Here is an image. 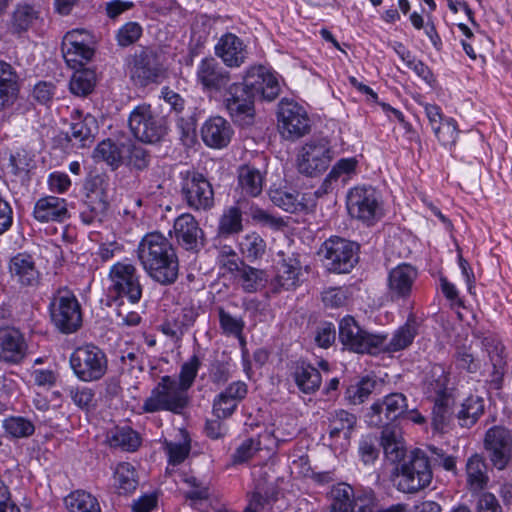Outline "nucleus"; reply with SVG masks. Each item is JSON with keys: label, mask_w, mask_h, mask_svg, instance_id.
<instances>
[{"label": "nucleus", "mask_w": 512, "mask_h": 512, "mask_svg": "<svg viewBox=\"0 0 512 512\" xmlns=\"http://www.w3.org/2000/svg\"><path fill=\"white\" fill-rule=\"evenodd\" d=\"M484 449L497 470H505L512 462V432L504 426L489 428L484 436Z\"/></svg>", "instance_id": "obj_14"}, {"label": "nucleus", "mask_w": 512, "mask_h": 512, "mask_svg": "<svg viewBox=\"0 0 512 512\" xmlns=\"http://www.w3.org/2000/svg\"><path fill=\"white\" fill-rule=\"evenodd\" d=\"M32 215L40 223L64 222L69 218L67 201L52 195L41 197L35 202Z\"/></svg>", "instance_id": "obj_26"}, {"label": "nucleus", "mask_w": 512, "mask_h": 512, "mask_svg": "<svg viewBox=\"0 0 512 512\" xmlns=\"http://www.w3.org/2000/svg\"><path fill=\"white\" fill-rule=\"evenodd\" d=\"M239 248L244 257L249 261H254L262 258L265 254L266 242L258 233L251 232L241 238Z\"/></svg>", "instance_id": "obj_53"}, {"label": "nucleus", "mask_w": 512, "mask_h": 512, "mask_svg": "<svg viewBox=\"0 0 512 512\" xmlns=\"http://www.w3.org/2000/svg\"><path fill=\"white\" fill-rule=\"evenodd\" d=\"M112 447L121 448L124 451L134 452L141 444L139 434L130 427L116 428L109 438Z\"/></svg>", "instance_id": "obj_52"}, {"label": "nucleus", "mask_w": 512, "mask_h": 512, "mask_svg": "<svg viewBox=\"0 0 512 512\" xmlns=\"http://www.w3.org/2000/svg\"><path fill=\"white\" fill-rule=\"evenodd\" d=\"M129 145L117 144L110 139L101 141L93 151L96 161L106 162L112 169H117L126 159Z\"/></svg>", "instance_id": "obj_38"}, {"label": "nucleus", "mask_w": 512, "mask_h": 512, "mask_svg": "<svg viewBox=\"0 0 512 512\" xmlns=\"http://www.w3.org/2000/svg\"><path fill=\"white\" fill-rule=\"evenodd\" d=\"M5 434L11 439H22L32 436L35 424L24 416H8L2 421Z\"/></svg>", "instance_id": "obj_44"}, {"label": "nucleus", "mask_w": 512, "mask_h": 512, "mask_svg": "<svg viewBox=\"0 0 512 512\" xmlns=\"http://www.w3.org/2000/svg\"><path fill=\"white\" fill-rule=\"evenodd\" d=\"M17 78L13 67L5 61H0V110L10 107L16 100Z\"/></svg>", "instance_id": "obj_37"}, {"label": "nucleus", "mask_w": 512, "mask_h": 512, "mask_svg": "<svg viewBox=\"0 0 512 512\" xmlns=\"http://www.w3.org/2000/svg\"><path fill=\"white\" fill-rule=\"evenodd\" d=\"M439 143L449 149L455 147L460 130L457 121L452 117H446L437 126L432 128Z\"/></svg>", "instance_id": "obj_51"}, {"label": "nucleus", "mask_w": 512, "mask_h": 512, "mask_svg": "<svg viewBox=\"0 0 512 512\" xmlns=\"http://www.w3.org/2000/svg\"><path fill=\"white\" fill-rule=\"evenodd\" d=\"M75 70L70 80V91L77 96H85L94 88L95 74L91 70Z\"/></svg>", "instance_id": "obj_57"}, {"label": "nucleus", "mask_w": 512, "mask_h": 512, "mask_svg": "<svg viewBox=\"0 0 512 512\" xmlns=\"http://www.w3.org/2000/svg\"><path fill=\"white\" fill-rule=\"evenodd\" d=\"M357 417L353 413L340 409L329 417V438L331 445L346 449L350 443L352 431L355 429Z\"/></svg>", "instance_id": "obj_25"}, {"label": "nucleus", "mask_w": 512, "mask_h": 512, "mask_svg": "<svg viewBox=\"0 0 512 512\" xmlns=\"http://www.w3.org/2000/svg\"><path fill=\"white\" fill-rule=\"evenodd\" d=\"M243 82L249 88L254 98L259 97L272 101L280 93V84L277 76L268 68L259 65L252 66L245 72Z\"/></svg>", "instance_id": "obj_19"}, {"label": "nucleus", "mask_w": 512, "mask_h": 512, "mask_svg": "<svg viewBox=\"0 0 512 512\" xmlns=\"http://www.w3.org/2000/svg\"><path fill=\"white\" fill-rule=\"evenodd\" d=\"M142 34V25L136 21H129L116 31L115 40L119 47H128L136 43Z\"/></svg>", "instance_id": "obj_59"}, {"label": "nucleus", "mask_w": 512, "mask_h": 512, "mask_svg": "<svg viewBox=\"0 0 512 512\" xmlns=\"http://www.w3.org/2000/svg\"><path fill=\"white\" fill-rule=\"evenodd\" d=\"M9 270L13 280L22 287H37L41 281V273L34 258L27 253H18L12 257Z\"/></svg>", "instance_id": "obj_27"}, {"label": "nucleus", "mask_w": 512, "mask_h": 512, "mask_svg": "<svg viewBox=\"0 0 512 512\" xmlns=\"http://www.w3.org/2000/svg\"><path fill=\"white\" fill-rule=\"evenodd\" d=\"M449 373L442 365H434L425 381V393L433 401L453 399V388L449 386Z\"/></svg>", "instance_id": "obj_33"}, {"label": "nucleus", "mask_w": 512, "mask_h": 512, "mask_svg": "<svg viewBox=\"0 0 512 512\" xmlns=\"http://www.w3.org/2000/svg\"><path fill=\"white\" fill-rule=\"evenodd\" d=\"M300 270V262L296 257L292 255L287 258H283L278 264L277 274L272 282L274 291H278L280 289L290 290L295 288L299 281Z\"/></svg>", "instance_id": "obj_35"}, {"label": "nucleus", "mask_w": 512, "mask_h": 512, "mask_svg": "<svg viewBox=\"0 0 512 512\" xmlns=\"http://www.w3.org/2000/svg\"><path fill=\"white\" fill-rule=\"evenodd\" d=\"M219 96L222 97L225 109L236 124L248 126L253 123L255 98L244 82L230 83Z\"/></svg>", "instance_id": "obj_10"}, {"label": "nucleus", "mask_w": 512, "mask_h": 512, "mask_svg": "<svg viewBox=\"0 0 512 512\" xmlns=\"http://www.w3.org/2000/svg\"><path fill=\"white\" fill-rule=\"evenodd\" d=\"M432 480L428 457L423 452H415L409 461L403 463L397 475V489L404 493H415L427 487Z\"/></svg>", "instance_id": "obj_11"}, {"label": "nucleus", "mask_w": 512, "mask_h": 512, "mask_svg": "<svg viewBox=\"0 0 512 512\" xmlns=\"http://www.w3.org/2000/svg\"><path fill=\"white\" fill-rule=\"evenodd\" d=\"M137 257L147 275L162 285L178 278L179 263L169 240L159 232L147 233L139 242Z\"/></svg>", "instance_id": "obj_1"}, {"label": "nucleus", "mask_w": 512, "mask_h": 512, "mask_svg": "<svg viewBox=\"0 0 512 512\" xmlns=\"http://www.w3.org/2000/svg\"><path fill=\"white\" fill-rule=\"evenodd\" d=\"M173 236L186 250L197 251L203 245V231L190 213H183L175 219Z\"/></svg>", "instance_id": "obj_23"}, {"label": "nucleus", "mask_w": 512, "mask_h": 512, "mask_svg": "<svg viewBox=\"0 0 512 512\" xmlns=\"http://www.w3.org/2000/svg\"><path fill=\"white\" fill-rule=\"evenodd\" d=\"M65 505L69 512H101L98 500L82 490L71 492L65 498Z\"/></svg>", "instance_id": "obj_46"}, {"label": "nucleus", "mask_w": 512, "mask_h": 512, "mask_svg": "<svg viewBox=\"0 0 512 512\" xmlns=\"http://www.w3.org/2000/svg\"><path fill=\"white\" fill-rule=\"evenodd\" d=\"M196 81L211 97H217L231 83L230 73L215 58H203L196 68Z\"/></svg>", "instance_id": "obj_16"}, {"label": "nucleus", "mask_w": 512, "mask_h": 512, "mask_svg": "<svg viewBox=\"0 0 512 512\" xmlns=\"http://www.w3.org/2000/svg\"><path fill=\"white\" fill-rule=\"evenodd\" d=\"M376 381L371 377L361 378L355 385L346 390V398L354 405L365 402L375 389Z\"/></svg>", "instance_id": "obj_55"}, {"label": "nucleus", "mask_w": 512, "mask_h": 512, "mask_svg": "<svg viewBox=\"0 0 512 512\" xmlns=\"http://www.w3.org/2000/svg\"><path fill=\"white\" fill-rule=\"evenodd\" d=\"M162 74L163 68L154 50L146 48L134 55L129 75L135 85L146 87L156 83Z\"/></svg>", "instance_id": "obj_17"}, {"label": "nucleus", "mask_w": 512, "mask_h": 512, "mask_svg": "<svg viewBox=\"0 0 512 512\" xmlns=\"http://www.w3.org/2000/svg\"><path fill=\"white\" fill-rule=\"evenodd\" d=\"M248 386L243 381L230 383L213 400L212 412L218 419H227L236 411L240 402L246 397Z\"/></svg>", "instance_id": "obj_22"}, {"label": "nucleus", "mask_w": 512, "mask_h": 512, "mask_svg": "<svg viewBox=\"0 0 512 512\" xmlns=\"http://www.w3.org/2000/svg\"><path fill=\"white\" fill-rule=\"evenodd\" d=\"M484 412V400L479 396H469L461 405L457 418L462 427H471Z\"/></svg>", "instance_id": "obj_45"}, {"label": "nucleus", "mask_w": 512, "mask_h": 512, "mask_svg": "<svg viewBox=\"0 0 512 512\" xmlns=\"http://www.w3.org/2000/svg\"><path fill=\"white\" fill-rule=\"evenodd\" d=\"M278 127L283 137L299 138L309 132L310 119L301 105L291 100H282L279 105Z\"/></svg>", "instance_id": "obj_15"}, {"label": "nucleus", "mask_w": 512, "mask_h": 512, "mask_svg": "<svg viewBox=\"0 0 512 512\" xmlns=\"http://www.w3.org/2000/svg\"><path fill=\"white\" fill-rule=\"evenodd\" d=\"M330 497L332 499L330 508H334L341 512H348L349 508L356 500L353 488L346 483L333 485L330 490Z\"/></svg>", "instance_id": "obj_54"}, {"label": "nucleus", "mask_w": 512, "mask_h": 512, "mask_svg": "<svg viewBox=\"0 0 512 512\" xmlns=\"http://www.w3.org/2000/svg\"><path fill=\"white\" fill-rule=\"evenodd\" d=\"M217 262L222 270L231 274H239L241 268L245 265L230 246H223L219 250Z\"/></svg>", "instance_id": "obj_60"}, {"label": "nucleus", "mask_w": 512, "mask_h": 512, "mask_svg": "<svg viewBox=\"0 0 512 512\" xmlns=\"http://www.w3.org/2000/svg\"><path fill=\"white\" fill-rule=\"evenodd\" d=\"M49 309L53 324L62 333L71 334L81 327L80 304L70 290L66 288L59 289L53 296Z\"/></svg>", "instance_id": "obj_6"}, {"label": "nucleus", "mask_w": 512, "mask_h": 512, "mask_svg": "<svg viewBox=\"0 0 512 512\" xmlns=\"http://www.w3.org/2000/svg\"><path fill=\"white\" fill-rule=\"evenodd\" d=\"M489 481L487 465L483 457L477 453L470 456L466 463V482L471 491H480Z\"/></svg>", "instance_id": "obj_42"}, {"label": "nucleus", "mask_w": 512, "mask_h": 512, "mask_svg": "<svg viewBox=\"0 0 512 512\" xmlns=\"http://www.w3.org/2000/svg\"><path fill=\"white\" fill-rule=\"evenodd\" d=\"M334 156L327 140H311L302 146L298 154V170L307 176H316L327 170Z\"/></svg>", "instance_id": "obj_13"}, {"label": "nucleus", "mask_w": 512, "mask_h": 512, "mask_svg": "<svg viewBox=\"0 0 512 512\" xmlns=\"http://www.w3.org/2000/svg\"><path fill=\"white\" fill-rule=\"evenodd\" d=\"M483 346L486 349L493 371L491 373V383L494 388L500 389L505 373L506 361L503 356V345L493 337H486L483 340Z\"/></svg>", "instance_id": "obj_39"}, {"label": "nucleus", "mask_w": 512, "mask_h": 512, "mask_svg": "<svg viewBox=\"0 0 512 512\" xmlns=\"http://www.w3.org/2000/svg\"><path fill=\"white\" fill-rule=\"evenodd\" d=\"M264 173L251 165H243L238 170V187L241 193L249 197H257L264 186Z\"/></svg>", "instance_id": "obj_40"}, {"label": "nucleus", "mask_w": 512, "mask_h": 512, "mask_svg": "<svg viewBox=\"0 0 512 512\" xmlns=\"http://www.w3.org/2000/svg\"><path fill=\"white\" fill-rule=\"evenodd\" d=\"M297 434L296 419L292 415H278L266 427L263 436L272 438L273 444L278 446L281 443L291 441Z\"/></svg>", "instance_id": "obj_36"}, {"label": "nucleus", "mask_w": 512, "mask_h": 512, "mask_svg": "<svg viewBox=\"0 0 512 512\" xmlns=\"http://www.w3.org/2000/svg\"><path fill=\"white\" fill-rule=\"evenodd\" d=\"M347 211L351 218L367 227L376 225L384 216L381 193L372 186H356L347 194Z\"/></svg>", "instance_id": "obj_2"}, {"label": "nucleus", "mask_w": 512, "mask_h": 512, "mask_svg": "<svg viewBox=\"0 0 512 512\" xmlns=\"http://www.w3.org/2000/svg\"><path fill=\"white\" fill-rule=\"evenodd\" d=\"M108 292L115 299H127L137 304L142 298L143 287L137 268L128 260L114 263L108 272Z\"/></svg>", "instance_id": "obj_5"}, {"label": "nucleus", "mask_w": 512, "mask_h": 512, "mask_svg": "<svg viewBox=\"0 0 512 512\" xmlns=\"http://www.w3.org/2000/svg\"><path fill=\"white\" fill-rule=\"evenodd\" d=\"M182 481L188 486L185 497L195 509H200L209 499V487L192 475H183Z\"/></svg>", "instance_id": "obj_47"}, {"label": "nucleus", "mask_w": 512, "mask_h": 512, "mask_svg": "<svg viewBox=\"0 0 512 512\" xmlns=\"http://www.w3.org/2000/svg\"><path fill=\"white\" fill-rule=\"evenodd\" d=\"M407 398L402 393H391L382 400L372 404L367 414V422L371 426H388V421H395L407 411Z\"/></svg>", "instance_id": "obj_18"}, {"label": "nucleus", "mask_w": 512, "mask_h": 512, "mask_svg": "<svg viewBox=\"0 0 512 512\" xmlns=\"http://www.w3.org/2000/svg\"><path fill=\"white\" fill-rule=\"evenodd\" d=\"M381 446L385 457L392 463L400 462L406 454L401 429L396 425L385 426L383 428L381 433Z\"/></svg>", "instance_id": "obj_34"}, {"label": "nucleus", "mask_w": 512, "mask_h": 512, "mask_svg": "<svg viewBox=\"0 0 512 512\" xmlns=\"http://www.w3.org/2000/svg\"><path fill=\"white\" fill-rule=\"evenodd\" d=\"M70 366L78 379L92 382L105 375L108 361L105 353L99 347L87 344L72 352Z\"/></svg>", "instance_id": "obj_8"}, {"label": "nucleus", "mask_w": 512, "mask_h": 512, "mask_svg": "<svg viewBox=\"0 0 512 512\" xmlns=\"http://www.w3.org/2000/svg\"><path fill=\"white\" fill-rule=\"evenodd\" d=\"M67 391L73 403L80 409L89 410L94 407L95 393L92 388L86 386H71Z\"/></svg>", "instance_id": "obj_63"}, {"label": "nucleus", "mask_w": 512, "mask_h": 512, "mask_svg": "<svg viewBox=\"0 0 512 512\" xmlns=\"http://www.w3.org/2000/svg\"><path fill=\"white\" fill-rule=\"evenodd\" d=\"M453 401V399L434 401L432 424L435 430L443 431L447 426L451 416Z\"/></svg>", "instance_id": "obj_61"}, {"label": "nucleus", "mask_w": 512, "mask_h": 512, "mask_svg": "<svg viewBox=\"0 0 512 512\" xmlns=\"http://www.w3.org/2000/svg\"><path fill=\"white\" fill-rule=\"evenodd\" d=\"M200 366V358L196 354L192 355L182 364L176 385H179L184 392L188 393V390L194 384Z\"/></svg>", "instance_id": "obj_58"}, {"label": "nucleus", "mask_w": 512, "mask_h": 512, "mask_svg": "<svg viewBox=\"0 0 512 512\" xmlns=\"http://www.w3.org/2000/svg\"><path fill=\"white\" fill-rule=\"evenodd\" d=\"M215 54L229 68H239L248 58V49L243 40L233 33L220 37L215 45Z\"/></svg>", "instance_id": "obj_24"}, {"label": "nucleus", "mask_w": 512, "mask_h": 512, "mask_svg": "<svg viewBox=\"0 0 512 512\" xmlns=\"http://www.w3.org/2000/svg\"><path fill=\"white\" fill-rule=\"evenodd\" d=\"M242 230V213L236 206L224 211L220 218L218 232L222 236L238 233Z\"/></svg>", "instance_id": "obj_56"}, {"label": "nucleus", "mask_w": 512, "mask_h": 512, "mask_svg": "<svg viewBox=\"0 0 512 512\" xmlns=\"http://www.w3.org/2000/svg\"><path fill=\"white\" fill-rule=\"evenodd\" d=\"M40 21L41 12L36 6L27 3L18 4L12 13L11 29L15 33L26 32Z\"/></svg>", "instance_id": "obj_41"}, {"label": "nucleus", "mask_w": 512, "mask_h": 512, "mask_svg": "<svg viewBox=\"0 0 512 512\" xmlns=\"http://www.w3.org/2000/svg\"><path fill=\"white\" fill-rule=\"evenodd\" d=\"M108 180L103 175H94L84 183L85 206L96 214H104L109 206Z\"/></svg>", "instance_id": "obj_29"}, {"label": "nucleus", "mask_w": 512, "mask_h": 512, "mask_svg": "<svg viewBox=\"0 0 512 512\" xmlns=\"http://www.w3.org/2000/svg\"><path fill=\"white\" fill-rule=\"evenodd\" d=\"M113 480L119 494L133 493L139 482L135 467L128 462H120L116 465Z\"/></svg>", "instance_id": "obj_43"}, {"label": "nucleus", "mask_w": 512, "mask_h": 512, "mask_svg": "<svg viewBox=\"0 0 512 512\" xmlns=\"http://www.w3.org/2000/svg\"><path fill=\"white\" fill-rule=\"evenodd\" d=\"M233 129L229 122L221 116L210 117L201 127L203 142L211 148L226 147L233 136Z\"/></svg>", "instance_id": "obj_28"}, {"label": "nucleus", "mask_w": 512, "mask_h": 512, "mask_svg": "<svg viewBox=\"0 0 512 512\" xmlns=\"http://www.w3.org/2000/svg\"><path fill=\"white\" fill-rule=\"evenodd\" d=\"M261 449V441L257 438L244 440L232 455L233 463L240 464L251 459Z\"/></svg>", "instance_id": "obj_64"}, {"label": "nucleus", "mask_w": 512, "mask_h": 512, "mask_svg": "<svg viewBox=\"0 0 512 512\" xmlns=\"http://www.w3.org/2000/svg\"><path fill=\"white\" fill-rule=\"evenodd\" d=\"M238 279L243 290L248 293L261 290L267 283V275L263 270L248 265H243Z\"/></svg>", "instance_id": "obj_48"}, {"label": "nucleus", "mask_w": 512, "mask_h": 512, "mask_svg": "<svg viewBox=\"0 0 512 512\" xmlns=\"http://www.w3.org/2000/svg\"><path fill=\"white\" fill-rule=\"evenodd\" d=\"M181 195L187 206L193 210H209L214 205V191L203 174L187 170L181 172Z\"/></svg>", "instance_id": "obj_12"}, {"label": "nucleus", "mask_w": 512, "mask_h": 512, "mask_svg": "<svg viewBox=\"0 0 512 512\" xmlns=\"http://www.w3.org/2000/svg\"><path fill=\"white\" fill-rule=\"evenodd\" d=\"M358 160L356 157H348L339 159L332 167L324 180V185L331 186L333 182L341 179L346 182L356 174Z\"/></svg>", "instance_id": "obj_49"}, {"label": "nucleus", "mask_w": 512, "mask_h": 512, "mask_svg": "<svg viewBox=\"0 0 512 512\" xmlns=\"http://www.w3.org/2000/svg\"><path fill=\"white\" fill-rule=\"evenodd\" d=\"M289 377L294 381L300 392L312 394L321 385L322 378L319 371L306 361H297L292 364Z\"/></svg>", "instance_id": "obj_30"}, {"label": "nucleus", "mask_w": 512, "mask_h": 512, "mask_svg": "<svg viewBox=\"0 0 512 512\" xmlns=\"http://www.w3.org/2000/svg\"><path fill=\"white\" fill-rule=\"evenodd\" d=\"M359 245L356 242L330 237L320 248L326 268L334 273H349L359 259Z\"/></svg>", "instance_id": "obj_7"}, {"label": "nucleus", "mask_w": 512, "mask_h": 512, "mask_svg": "<svg viewBox=\"0 0 512 512\" xmlns=\"http://www.w3.org/2000/svg\"><path fill=\"white\" fill-rule=\"evenodd\" d=\"M93 44H85V46L75 45L70 49L62 44V53L67 65L72 69H80L88 63L93 55Z\"/></svg>", "instance_id": "obj_50"}, {"label": "nucleus", "mask_w": 512, "mask_h": 512, "mask_svg": "<svg viewBox=\"0 0 512 512\" xmlns=\"http://www.w3.org/2000/svg\"><path fill=\"white\" fill-rule=\"evenodd\" d=\"M128 126L137 140L148 144L161 141L168 132L165 117L148 103H141L133 108L128 117Z\"/></svg>", "instance_id": "obj_4"}, {"label": "nucleus", "mask_w": 512, "mask_h": 512, "mask_svg": "<svg viewBox=\"0 0 512 512\" xmlns=\"http://www.w3.org/2000/svg\"><path fill=\"white\" fill-rule=\"evenodd\" d=\"M97 129V121L94 116L91 114H86L84 116L77 114V116L73 117L70 124L69 132H67V139L73 145L85 147L93 142Z\"/></svg>", "instance_id": "obj_32"}, {"label": "nucleus", "mask_w": 512, "mask_h": 512, "mask_svg": "<svg viewBox=\"0 0 512 512\" xmlns=\"http://www.w3.org/2000/svg\"><path fill=\"white\" fill-rule=\"evenodd\" d=\"M189 395L184 392L176 379L165 375L161 377L157 385L151 390L150 395L141 406V413H156L168 411L174 414H182L189 404Z\"/></svg>", "instance_id": "obj_3"}, {"label": "nucleus", "mask_w": 512, "mask_h": 512, "mask_svg": "<svg viewBox=\"0 0 512 512\" xmlns=\"http://www.w3.org/2000/svg\"><path fill=\"white\" fill-rule=\"evenodd\" d=\"M339 339L345 348L360 354L377 355L383 345L382 334L369 333L350 315L339 322Z\"/></svg>", "instance_id": "obj_9"}, {"label": "nucleus", "mask_w": 512, "mask_h": 512, "mask_svg": "<svg viewBox=\"0 0 512 512\" xmlns=\"http://www.w3.org/2000/svg\"><path fill=\"white\" fill-rule=\"evenodd\" d=\"M28 344L24 334L12 327L0 328V362L20 364L27 356Z\"/></svg>", "instance_id": "obj_21"}, {"label": "nucleus", "mask_w": 512, "mask_h": 512, "mask_svg": "<svg viewBox=\"0 0 512 512\" xmlns=\"http://www.w3.org/2000/svg\"><path fill=\"white\" fill-rule=\"evenodd\" d=\"M418 278L416 267L401 263L392 268L387 276V294L394 301L408 300Z\"/></svg>", "instance_id": "obj_20"}, {"label": "nucleus", "mask_w": 512, "mask_h": 512, "mask_svg": "<svg viewBox=\"0 0 512 512\" xmlns=\"http://www.w3.org/2000/svg\"><path fill=\"white\" fill-rule=\"evenodd\" d=\"M269 196L276 206L287 212H295L300 205L298 201V194L294 192H288L283 189H274L270 190Z\"/></svg>", "instance_id": "obj_62"}, {"label": "nucleus", "mask_w": 512, "mask_h": 512, "mask_svg": "<svg viewBox=\"0 0 512 512\" xmlns=\"http://www.w3.org/2000/svg\"><path fill=\"white\" fill-rule=\"evenodd\" d=\"M417 333L416 321L414 317L410 316L404 325L394 331L389 340L386 335L382 334L383 345L379 348V354H393L408 348L413 343Z\"/></svg>", "instance_id": "obj_31"}]
</instances>
